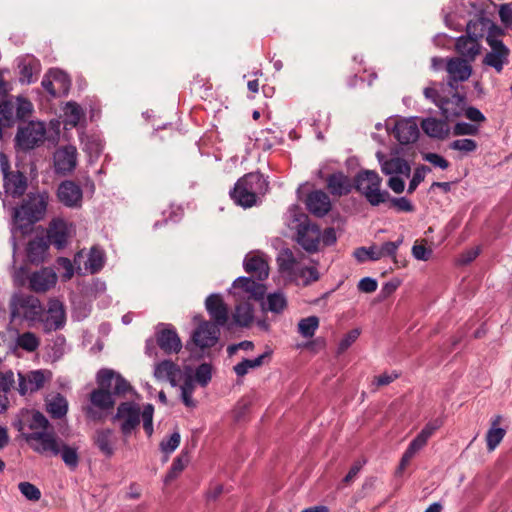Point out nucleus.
Returning a JSON list of instances; mask_svg holds the SVG:
<instances>
[{"label":"nucleus","mask_w":512,"mask_h":512,"mask_svg":"<svg viewBox=\"0 0 512 512\" xmlns=\"http://www.w3.org/2000/svg\"><path fill=\"white\" fill-rule=\"evenodd\" d=\"M15 103L16 119L22 120L32 112V103L22 97H18Z\"/></svg>","instance_id":"4d7b16f0"},{"label":"nucleus","mask_w":512,"mask_h":512,"mask_svg":"<svg viewBox=\"0 0 512 512\" xmlns=\"http://www.w3.org/2000/svg\"><path fill=\"white\" fill-rule=\"evenodd\" d=\"M276 262L280 273L286 275L289 279L295 276V272L300 268L293 251L289 248H284L279 252Z\"/></svg>","instance_id":"7c9ffc66"},{"label":"nucleus","mask_w":512,"mask_h":512,"mask_svg":"<svg viewBox=\"0 0 512 512\" xmlns=\"http://www.w3.org/2000/svg\"><path fill=\"white\" fill-rule=\"evenodd\" d=\"M382 178L376 171L362 170L354 178V188L371 206H379L389 199V192L381 189Z\"/></svg>","instance_id":"20e7f679"},{"label":"nucleus","mask_w":512,"mask_h":512,"mask_svg":"<svg viewBox=\"0 0 512 512\" xmlns=\"http://www.w3.org/2000/svg\"><path fill=\"white\" fill-rule=\"evenodd\" d=\"M46 127L44 123L30 121L18 127L15 144L22 151H29L38 147L45 139Z\"/></svg>","instance_id":"6e6552de"},{"label":"nucleus","mask_w":512,"mask_h":512,"mask_svg":"<svg viewBox=\"0 0 512 512\" xmlns=\"http://www.w3.org/2000/svg\"><path fill=\"white\" fill-rule=\"evenodd\" d=\"M319 326V319L316 316H309L303 318L298 323V331L305 338H311L314 336Z\"/></svg>","instance_id":"a18cd8bd"},{"label":"nucleus","mask_w":512,"mask_h":512,"mask_svg":"<svg viewBox=\"0 0 512 512\" xmlns=\"http://www.w3.org/2000/svg\"><path fill=\"white\" fill-rule=\"evenodd\" d=\"M265 305L266 306L264 307V309H266L272 313H275V314H280L287 307V299H286L284 293H282V292L270 293L267 296Z\"/></svg>","instance_id":"a19ab883"},{"label":"nucleus","mask_w":512,"mask_h":512,"mask_svg":"<svg viewBox=\"0 0 512 512\" xmlns=\"http://www.w3.org/2000/svg\"><path fill=\"white\" fill-rule=\"evenodd\" d=\"M49 73L50 77L54 80L59 93L66 95L71 85L69 76L60 70H51Z\"/></svg>","instance_id":"8fccbe9b"},{"label":"nucleus","mask_w":512,"mask_h":512,"mask_svg":"<svg viewBox=\"0 0 512 512\" xmlns=\"http://www.w3.org/2000/svg\"><path fill=\"white\" fill-rule=\"evenodd\" d=\"M64 116L65 125L76 127L84 117V111L78 103L69 101L64 107Z\"/></svg>","instance_id":"ea45409f"},{"label":"nucleus","mask_w":512,"mask_h":512,"mask_svg":"<svg viewBox=\"0 0 512 512\" xmlns=\"http://www.w3.org/2000/svg\"><path fill=\"white\" fill-rule=\"evenodd\" d=\"M0 173L5 194L13 199L21 198L28 188V178L24 172L11 169L9 158L3 152H0Z\"/></svg>","instance_id":"423d86ee"},{"label":"nucleus","mask_w":512,"mask_h":512,"mask_svg":"<svg viewBox=\"0 0 512 512\" xmlns=\"http://www.w3.org/2000/svg\"><path fill=\"white\" fill-rule=\"evenodd\" d=\"M110 392L112 395H124L131 389L130 384L120 375L112 370Z\"/></svg>","instance_id":"3c124183"},{"label":"nucleus","mask_w":512,"mask_h":512,"mask_svg":"<svg viewBox=\"0 0 512 512\" xmlns=\"http://www.w3.org/2000/svg\"><path fill=\"white\" fill-rule=\"evenodd\" d=\"M76 155V148L73 146L58 149L54 154L55 171L63 175L73 171L76 166Z\"/></svg>","instance_id":"b1692460"},{"label":"nucleus","mask_w":512,"mask_h":512,"mask_svg":"<svg viewBox=\"0 0 512 512\" xmlns=\"http://www.w3.org/2000/svg\"><path fill=\"white\" fill-rule=\"evenodd\" d=\"M18 488L28 500L38 501L41 498L40 490L30 482H20Z\"/></svg>","instance_id":"680f3d73"},{"label":"nucleus","mask_w":512,"mask_h":512,"mask_svg":"<svg viewBox=\"0 0 512 512\" xmlns=\"http://www.w3.org/2000/svg\"><path fill=\"white\" fill-rule=\"evenodd\" d=\"M205 308L218 327L224 326L228 321V307L220 294H210L205 300Z\"/></svg>","instance_id":"6ab92c4d"},{"label":"nucleus","mask_w":512,"mask_h":512,"mask_svg":"<svg viewBox=\"0 0 512 512\" xmlns=\"http://www.w3.org/2000/svg\"><path fill=\"white\" fill-rule=\"evenodd\" d=\"M320 273L316 266H301L296 272L295 276L291 277L290 280L297 281L301 280V284L304 287L310 286L320 280Z\"/></svg>","instance_id":"58836bf2"},{"label":"nucleus","mask_w":512,"mask_h":512,"mask_svg":"<svg viewBox=\"0 0 512 512\" xmlns=\"http://www.w3.org/2000/svg\"><path fill=\"white\" fill-rule=\"evenodd\" d=\"M57 283V274L50 267H43L28 276V287L35 293H45Z\"/></svg>","instance_id":"dca6fc26"},{"label":"nucleus","mask_w":512,"mask_h":512,"mask_svg":"<svg viewBox=\"0 0 512 512\" xmlns=\"http://www.w3.org/2000/svg\"><path fill=\"white\" fill-rule=\"evenodd\" d=\"M451 150L460 151L463 153H472L478 148V144L475 140L470 138L457 139L449 144Z\"/></svg>","instance_id":"864d4df0"},{"label":"nucleus","mask_w":512,"mask_h":512,"mask_svg":"<svg viewBox=\"0 0 512 512\" xmlns=\"http://www.w3.org/2000/svg\"><path fill=\"white\" fill-rule=\"evenodd\" d=\"M307 210L316 217H323L331 210L329 196L322 190L310 192L305 200Z\"/></svg>","instance_id":"4be33fe9"},{"label":"nucleus","mask_w":512,"mask_h":512,"mask_svg":"<svg viewBox=\"0 0 512 512\" xmlns=\"http://www.w3.org/2000/svg\"><path fill=\"white\" fill-rule=\"evenodd\" d=\"M212 367L208 363H202L196 368L195 380L202 386L205 387L211 380Z\"/></svg>","instance_id":"6e6d98bb"},{"label":"nucleus","mask_w":512,"mask_h":512,"mask_svg":"<svg viewBox=\"0 0 512 512\" xmlns=\"http://www.w3.org/2000/svg\"><path fill=\"white\" fill-rule=\"evenodd\" d=\"M499 17L505 28L512 30V6L502 4L499 9Z\"/></svg>","instance_id":"774afa93"},{"label":"nucleus","mask_w":512,"mask_h":512,"mask_svg":"<svg viewBox=\"0 0 512 512\" xmlns=\"http://www.w3.org/2000/svg\"><path fill=\"white\" fill-rule=\"evenodd\" d=\"M181 398L185 406L187 407H195L196 402L192 398V394L194 392L195 386L193 384V380L190 376H188L183 384L181 385Z\"/></svg>","instance_id":"603ef678"},{"label":"nucleus","mask_w":512,"mask_h":512,"mask_svg":"<svg viewBox=\"0 0 512 512\" xmlns=\"http://www.w3.org/2000/svg\"><path fill=\"white\" fill-rule=\"evenodd\" d=\"M234 296L238 300L242 299H253V300H262L265 292L266 286L260 281L254 280L252 277H238L233 282Z\"/></svg>","instance_id":"ddd939ff"},{"label":"nucleus","mask_w":512,"mask_h":512,"mask_svg":"<svg viewBox=\"0 0 512 512\" xmlns=\"http://www.w3.org/2000/svg\"><path fill=\"white\" fill-rule=\"evenodd\" d=\"M187 460L183 461V456H178L174 459L172 466L170 470L168 471L167 475L165 476V483L168 484L169 482L173 481L178 477V475L184 470L186 466Z\"/></svg>","instance_id":"13d9d810"},{"label":"nucleus","mask_w":512,"mask_h":512,"mask_svg":"<svg viewBox=\"0 0 512 512\" xmlns=\"http://www.w3.org/2000/svg\"><path fill=\"white\" fill-rule=\"evenodd\" d=\"M479 132V127L475 124L467 123V122H458L453 127V134L455 136H475Z\"/></svg>","instance_id":"052dcab7"},{"label":"nucleus","mask_w":512,"mask_h":512,"mask_svg":"<svg viewBox=\"0 0 512 512\" xmlns=\"http://www.w3.org/2000/svg\"><path fill=\"white\" fill-rule=\"evenodd\" d=\"M243 266L248 274L255 276L259 281L267 279L269 275L268 264L259 256H246Z\"/></svg>","instance_id":"2f4dec72"},{"label":"nucleus","mask_w":512,"mask_h":512,"mask_svg":"<svg viewBox=\"0 0 512 512\" xmlns=\"http://www.w3.org/2000/svg\"><path fill=\"white\" fill-rule=\"evenodd\" d=\"M49 425L47 418L39 411L32 414L29 427L34 431H45Z\"/></svg>","instance_id":"e2e57ef3"},{"label":"nucleus","mask_w":512,"mask_h":512,"mask_svg":"<svg viewBox=\"0 0 512 512\" xmlns=\"http://www.w3.org/2000/svg\"><path fill=\"white\" fill-rule=\"evenodd\" d=\"M489 50L482 59V65L493 68L497 73H501L505 65L509 62L510 49L503 41L489 40L487 43Z\"/></svg>","instance_id":"4468645a"},{"label":"nucleus","mask_w":512,"mask_h":512,"mask_svg":"<svg viewBox=\"0 0 512 512\" xmlns=\"http://www.w3.org/2000/svg\"><path fill=\"white\" fill-rule=\"evenodd\" d=\"M402 242L403 239L401 238L394 242L389 241L383 243L380 248H377V253H373V255H371V260L376 261L384 256H391L395 258L396 251L398 247L402 244Z\"/></svg>","instance_id":"de8ad7c7"},{"label":"nucleus","mask_w":512,"mask_h":512,"mask_svg":"<svg viewBox=\"0 0 512 512\" xmlns=\"http://www.w3.org/2000/svg\"><path fill=\"white\" fill-rule=\"evenodd\" d=\"M295 242L308 254L321 251V229L304 213L294 215Z\"/></svg>","instance_id":"39448f33"},{"label":"nucleus","mask_w":512,"mask_h":512,"mask_svg":"<svg viewBox=\"0 0 512 512\" xmlns=\"http://www.w3.org/2000/svg\"><path fill=\"white\" fill-rule=\"evenodd\" d=\"M376 156L381 166V171L385 175L410 176L411 167L405 159L397 156L387 158L381 152H378Z\"/></svg>","instance_id":"412c9836"},{"label":"nucleus","mask_w":512,"mask_h":512,"mask_svg":"<svg viewBox=\"0 0 512 512\" xmlns=\"http://www.w3.org/2000/svg\"><path fill=\"white\" fill-rule=\"evenodd\" d=\"M37 322L42 323L43 330L46 333L62 329L66 323L63 303L56 298L50 299L47 312H44L41 319L37 320Z\"/></svg>","instance_id":"f8f14e48"},{"label":"nucleus","mask_w":512,"mask_h":512,"mask_svg":"<svg viewBox=\"0 0 512 512\" xmlns=\"http://www.w3.org/2000/svg\"><path fill=\"white\" fill-rule=\"evenodd\" d=\"M327 187L332 195L342 196L351 192L352 185L343 173H333L327 178Z\"/></svg>","instance_id":"72a5a7b5"},{"label":"nucleus","mask_w":512,"mask_h":512,"mask_svg":"<svg viewBox=\"0 0 512 512\" xmlns=\"http://www.w3.org/2000/svg\"><path fill=\"white\" fill-rule=\"evenodd\" d=\"M487 25H489V18L474 17L468 21L465 34L481 42L487 35Z\"/></svg>","instance_id":"e433bc0d"},{"label":"nucleus","mask_w":512,"mask_h":512,"mask_svg":"<svg viewBox=\"0 0 512 512\" xmlns=\"http://www.w3.org/2000/svg\"><path fill=\"white\" fill-rule=\"evenodd\" d=\"M180 439H181V436H180L179 432H174L173 434H171V436L167 440L161 441V443H160L161 450L166 454L172 453L179 446Z\"/></svg>","instance_id":"69168bd1"},{"label":"nucleus","mask_w":512,"mask_h":512,"mask_svg":"<svg viewBox=\"0 0 512 512\" xmlns=\"http://www.w3.org/2000/svg\"><path fill=\"white\" fill-rule=\"evenodd\" d=\"M361 331L358 328L350 330L339 342L337 353H344L360 336Z\"/></svg>","instance_id":"bf43d9fd"},{"label":"nucleus","mask_w":512,"mask_h":512,"mask_svg":"<svg viewBox=\"0 0 512 512\" xmlns=\"http://www.w3.org/2000/svg\"><path fill=\"white\" fill-rule=\"evenodd\" d=\"M104 265V254L98 248H91L90 253L88 255V259L86 261V269L90 271L91 274L99 272Z\"/></svg>","instance_id":"c03bdc74"},{"label":"nucleus","mask_w":512,"mask_h":512,"mask_svg":"<svg viewBox=\"0 0 512 512\" xmlns=\"http://www.w3.org/2000/svg\"><path fill=\"white\" fill-rule=\"evenodd\" d=\"M57 196L63 205L74 208L81 205L83 193L79 185L73 181L66 180L59 185Z\"/></svg>","instance_id":"aec40b11"},{"label":"nucleus","mask_w":512,"mask_h":512,"mask_svg":"<svg viewBox=\"0 0 512 512\" xmlns=\"http://www.w3.org/2000/svg\"><path fill=\"white\" fill-rule=\"evenodd\" d=\"M38 61L32 57H25L19 60V80L22 83L30 84L33 82V74L38 69Z\"/></svg>","instance_id":"4c0bfd02"},{"label":"nucleus","mask_w":512,"mask_h":512,"mask_svg":"<svg viewBox=\"0 0 512 512\" xmlns=\"http://www.w3.org/2000/svg\"><path fill=\"white\" fill-rule=\"evenodd\" d=\"M470 61L463 58H450L446 64L448 72L447 85L456 89L458 82L466 81L472 73V68L469 65Z\"/></svg>","instance_id":"f3484780"},{"label":"nucleus","mask_w":512,"mask_h":512,"mask_svg":"<svg viewBox=\"0 0 512 512\" xmlns=\"http://www.w3.org/2000/svg\"><path fill=\"white\" fill-rule=\"evenodd\" d=\"M506 435V430L500 427H490L486 433V444L489 452L494 451L502 442Z\"/></svg>","instance_id":"49530a36"},{"label":"nucleus","mask_w":512,"mask_h":512,"mask_svg":"<svg viewBox=\"0 0 512 512\" xmlns=\"http://www.w3.org/2000/svg\"><path fill=\"white\" fill-rule=\"evenodd\" d=\"M70 238L69 225L63 219H53L48 228L46 234V241L49 242V246L53 245L57 250L64 249Z\"/></svg>","instance_id":"a211bd4d"},{"label":"nucleus","mask_w":512,"mask_h":512,"mask_svg":"<svg viewBox=\"0 0 512 512\" xmlns=\"http://www.w3.org/2000/svg\"><path fill=\"white\" fill-rule=\"evenodd\" d=\"M45 376L41 370L31 371L26 375L19 374L18 392L21 395L33 393L44 386Z\"/></svg>","instance_id":"cd10ccee"},{"label":"nucleus","mask_w":512,"mask_h":512,"mask_svg":"<svg viewBox=\"0 0 512 512\" xmlns=\"http://www.w3.org/2000/svg\"><path fill=\"white\" fill-rule=\"evenodd\" d=\"M393 133L395 138L401 144H410L417 141L419 137V128L413 119H403L397 121Z\"/></svg>","instance_id":"a878e982"},{"label":"nucleus","mask_w":512,"mask_h":512,"mask_svg":"<svg viewBox=\"0 0 512 512\" xmlns=\"http://www.w3.org/2000/svg\"><path fill=\"white\" fill-rule=\"evenodd\" d=\"M48 198L46 192H30L20 208L15 209L14 217L19 220H26L30 224L40 221L45 215Z\"/></svg>","instance_id":"0eeeda50"},{"label":"nucleus","mask_w":512,"mask_h":512,"mask_svg":"<svg viewBox=\"0 0 512 512\" xmlns=\"http://www.w3.org/2000/svg\"><path fill=\"white\" fill-rule=\"evenodd\" d=\"M235 323L240 327H248L254 320V308L249 301H242L236 305L233 313Z\"/></svg>","instance_id":"f704fd0d"},{"label":"nucleus","mask_w":512,"mask_h":512,"mask_svg":"<svg viewBox=\"0 0 512 512\" xmlns=\"http://www.w3.org/2000/svg\"><path fill=\"white\" fill-rule=\"evenodd\" d=\"M49 251V242L45 237H35L26 246V257L29 263L39 265L46 261Z\"/></svg>","instance_id":"393cba45"},{"label":"nucleus","mask_w":512,"mask_h":512,"mask_svg":"<svg viewBox=\"0 0 512 512\" xmlns=\"http://www.w3.org/2000/svg\"><path fill=\"white\" fill-rule=\"evenodd\" d=\"M24 438L29 446L39 454L57 456L60 453V440L53 432L33 431L24 434Z\"/></svg>","instance_id":"9d476101"},{"label":"nucleus","mask_w":512,"mask_h":512,"mask_svg":"<svg viewBox=\"0 0 512 512\" xmlns=\"http://www.w3.org/2000/svg\"><path fill=\"white\" fill-rule=\"evenodd\" d=\"M9 313L11 321L22 319L37 322L44 314V307L37 297L18 291L10 297Z\"/></svg>","instance_id":"7ed1b4c3"},{"label":"nucleus","mask_w":512,"mask_h":512,"mask_svg":"<svg viewBox=\"0 0 512 512\" xmlns=\"http://www.w3.org/2000/svg\"><path fill=\"white\" fill-rule=\"evenodd\" d=\"M504 35V29L489 19V25H487V35L485 37L486 43H489V40L502 41L501 37Z\"/></svg>","instance_id":"0e129e2a"},{"label":"nucleus","mask_w":512,"mask_h":512,"mask_svg":"<svg viewBox=\"0 0 512 512\" xmlns=\"http://www.w3.org/2000/svg\"><path fill=\"white\" fill-rule=\"evenodd\" d=\"M268 182L258 172L247 173L239 178L234 187L229 191L230 198L238 206L245 209L257 204L259 196L268 191Z\"/></svg>","instance_id":"f03ea898"},{"label":"nucleus","mask_w":512,"mask_h":512,"mask_svg":"<svg viewBox=\"0 0 512 512\" xmlns=\"http://www.w3.org/2000/svg\"><path fill=\"white\" fill-rule=\"evenodd\" d=\"M112 377L113 374L110 369H101L97 373L99 388L90 393V402L100 410H108L114 406V400L110 392Z\"/></svg>","instance_id":"1a4fd4ad"},{"label":"nucleus","mask_w":512,"mask_h":512,"mask_svg":"<svg viewBox=\"0 0 512 512\" xmlns=\"http://www.w3.org/2000/svg\"><path fill=\"white\" fill-rule=\"evenodd\" d=\"M455 50L461 58L473 62L481 54V42L466 34L459 36L455 41Z\"/></svg>","instance_id":"5701e85b"},{"label":"nucleus","mask_w":512,"mask_h":512,"mask_svg":"<svg viewBox=\"0 0 512 512\" xmlns=\"http://www.w3.org/2000/svg\"><path fill=\"white\" fill-rule=\"evenodd\" d=\"M17 345L28 352L35 351L39 345V338L32 332H24L17 338Z\"/></svg>","instance_id":"09e8293b"},{"label":"nucleus","mask_w":512,"mask_h":512,"mask_svg":"<svg viewBox=\"0 0 512 512\" xmlns=\"http://www.w3.org/2000/svg\"><path fill=\"white\" fill-rule=\"evenodd\" d=\"M430 171V168L427 166H421L415 169L412 179L409 182L407 192L412 194L419 184L424 180V172Z\"/></svg>","instance_id":"338daca9"},{"label":"nucleus","mask_w":512,"mask_h":512,"mask_svg":"<svg viewBox=\"0 0 512 512\" xmlns=\"http://www.w3.org/2000/svg\"><path fill=\"white\" fill-rule=\"evenodd\" d=\"M219 336V327L210 321L204 320L193 331L191 343L187 342L186 348L191 350V345H194L201 350L211 348L216 345L219 340Z\"/></svg>","instance_id":"9b49d317"},{"label":"nucleus","mask_w":512,"mask_h":512,"mask_svg":"<svg viewBox=\"0 0 512 512\" xmlns=\"http://www.w3.org/2000/svg\"><path fill=\"white\" fill-rule=\"evenodd\" d=\"M153 414L152 404H146L141 411L137 403L127 401L119 404L113 420L120 421V431L124 437H128L140 425L142 418L144 431L150 437L154 432Z\"/></svg>","instance_id":"f257e3e1"},{"label":"nucleus","mask_w":512,"mask_h":512,"mask_svg":"<svg viewBox=\"0 0 512 512\" xmlns=\"http://www.w3.org/2000/svg\"><path fill=\"white\" fill-rule=\"evenodd\" d=\"M67 410V400L59 394L47 404L48 413L55 419L64 417L67 413Z\"/></svg>","instance_id":"79ce46f5"},{"label":"nucleus","mask_w":512,"mask_h":512,"mask_svg":"<svg viewBox=\"0 0 512 512\" xmlns=\"http://www.w3.org/2000/svg\"><path fill=\"white\" fill-rule=\"evenodd\" d=\"M155 338L159 348L166 354L178 353L182 348L181 339L172 325L158 324Z\"/></svg>","instance_id":"2eb2a0df"},{"label":"nucleus","mask_w":512,"mask_h":512,"mask_svg":"<svg viewBox=\"0 0 512 512\" xmlns=\"http://www.w3.org/2000/svg\"><path fill=\"white\" fill-rule=\"evenodd\" d=\"M63 462L71 469H75L79 463V454L76 447L66 445L60 441V453Z\"/></svg>","instance_id":"37998d69"},{"label":"nucleus","mask_w":512,"mask_h":512,"mask_svg":"<svg viewBox=\"0 0 512 512\" xmlns=\"http://www.w3.org/2000/svg\"><path fill=\"white\" fill-rule=\"evenodd\" d=\"M390 207L394 208L397 212H413L415 210L412 202L406 197H391L389 195L388 201Z\"/></svg>","instance_id":"5fc2aeb1"},{"label":"nucleus","mask_w":512,"mask_h":512,"mask_svg":"<svg viewBox=\"0 0 512 512\" xmlns=\"http://www.w3.org/2000/svg\"><path fill=\"white\" fill-rule=\"evenodd\" d=\"M271 354L272 351L268 350L255 359L244 358L241 362L233 367V371L238 377H243L249 372L250 369L261 367L265 363V360L270 358Z\"/></svg>","instance_id":"c9c22d12"},{"label":"nucleus","mask_w":512,"mask_h":512,"mask_svg":"<svg viewBox=\"0 0 512 512\" xmlns=\"http://www.w3.org/2000/svg\"><path fill=\"white\" fill-rule=\"evenodd\" d=\"M114 432L111 429H99L95 432L93 441L102 454L110 458L114 454Z\"/></svg>","instance_id":"473e14b6"},{"label":"nucleus","mask_w":512,"mask_h":512,"mask_svg":"<svg viewBox=\"0 0 512 512\" xmlns=\"http://www.w3.org/2000/svg\"><path fill=\"white\" fill-rule=\"evenodd\" d=\"M465 104V96L456 92L450 98L443 97L439 109L445 119L450 120L462 115L465 110Z\"/></svg>","instance_id":"bb28decb"},{"label":"nucleus","mask_w":512,"mask_h":512,"mask_svg":"<svg viewBox=\"0 0 512 512\" xmlns=\"http://www.w3.org/2000/svg\"><path fill=\"white\" fill-rule=\"evenodd\" d=\"M180 368L171 360H163L156 364L154 376L160 381H169L175 387L180 376Z\"/></svg>","instance_id":"c756f323"},{"label":"nucleus","mask_w":512,"mask_h":512,"mask_svg":"<svg viewBox=\"0 0 512 512\" xmlns=\"http://www.w3.org/2000/svg\"><path fill=\"white\" fill-rule=\"evenodd\" d=\"M421 128L426 135L438 140H444L449 136L450 128L445 120L429 117L423 119Z\"/></svg>","instance_id":"c85d7f7f"}]
</instances>
